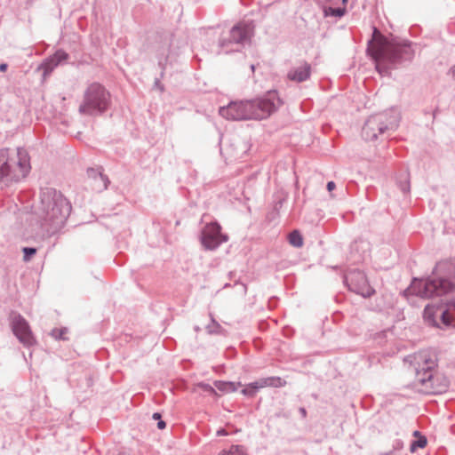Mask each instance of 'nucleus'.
<instances>
[{
  "mask_svg": "<svg viewBox=\"0 0 455 455\" xmlns=\"http://www.w3.org/2000/svg\"><path fill=\"white\" fill-rule=\"evenodd\" d=\"M366 52L381 76H390L391 70L405 67L412 61L415 54L410 41L389 39L376 27H373L372 37L368 41Z\"/></svg>",
  "mask_w": 455,
  "mask_h": 455,
  "instance_id": "f257e3e1",
  "label": "nucleus"
},
{
  "mask_svg": "<svg viewBox=\"0 0 455 455\" xmlns=\"http://www.w3.org/2000/svg\"><path fill=\"white\" fill-rule=\"evenodd\" d=\"M71 209V204L60 191L52 188H43L36 211L37 235L45 239L57 234L64 227Z\"/></svg>",
  "mask_w": 455,
  "mask_h": 455,
  "instance_id": "f03ea898",
  "label": "nucleus"
},
{
  "mask_svg": "<svg viewBox=\"0 0 455 455\" xmlns=\"http://www.w3.org/2000/svg\"><path fill=\"white\" fill-rule=\"evenodd\" d=\"M455 288V259H444L436 263L431 275L426 279L414 278L404 291L423 299L441 297Z\"/></svg>",
  "mask_w": 455,
  "mask_h": 455,
  "instance_id": "7ed1b4c3",
  "label": "nucleus"
},
{
  "mask_svg": "<svg viewBox=\"0 0 455 455\" xmlns=\"http://www.w3.org/2000/svg\"><path fill=\"white\" fill-rule=\"evenodd\" d=\"M281 100L276 91H269L261 98L250 100L232 101L226 107L220 108V115L231 120H261L274 113Z\"/></svg>",
  "mask_w": 455,
  "mask_h": 455,
  "instance_id": "20e7f679",
  "label": "nucleus"
},
{
  "mask_svg": "<svg viewBox=\"0 0 455 455\" xmlns=\"http://www.w3.org/2000/svg\"><path fill=\"white\" fill-rule=\"evenodd\" d=\"M31 170L30 157L25 148L10 151L0 149V184L9 186L28 176Z\"/></svg>",
  "mask_w": 455,
  "mask_h": 455,
  "instance_id": "39448f33",
  "label": "nucleus"
},
{
  "mask_svg": "<svg viewBox=\"0 0 455 455\" xmlns=\"http://www.w3.org/2000/svg\"><path fill=\"white\" fill-rule=\"evenodd\" d=\"M417 359L416 381L421 386L420 391L425 394L445 392L450 382L446 377L436 374V355L429 352H422Z\"/></svg>",
  "mask_w": 455,
  "mask_h": 455,
  "instance_id": "423d86ee",
  "label": "nucleus"
},
{
  "mask_svg": "<svg viewBox=\"0 0 455 455\" xmlns=\"http://www.w3.org/2000/svg\"><path fill=\"white\" fill-rule=\"evenodd\" d=\"M109 92L99 83H92L85 89L78 112L86 116H100L111 103Z\"/></svg>",
  "mask_w": 455,
  "mask_h": 455,
  "instance_id": "0eeeda50",
  "label": "nucleus"
},
{
  "mask_svg": "<svg viewBox=\"0 0 455 455\" xmlns=\"http://www.w3.org/2000/svg\"><path fill=\"white\" fill-rule=\"evenodd\" d=\"M400 115L395 108L374 114L365 121L362 129V136L365 140H377L390 131H395L399 125Z\"/></svg>",
  "mask_w": 455,
  "mask_h": 455,
  "instance_id": "6e6552de",
  "label": "nucleus"
},
{
  "mask_svg": "<svg viewBox=\"0 0 455 455\" xmlns=\"http://www.w3.org/2000/svg\"><path fill=\"white\" fill-rule=\"evenodd\" d=\"M255 26L252 21H241L235 25L227 36L219 41L218 53H230L239 52L244 44L250 42L254 34Z\"/></svg>",
  "mask_w": 455,
  "mask_h": 455,
  "instance_id": "1a4fd4ad",
  "label": "nucleus"
},
{
  "mask_svg": "<svg viewBox=\"0 0 455 455\" xmlns=\"http://www.w3.org/2000/svg\"><path fill=\"white\" fill-rule=\"evenodd\" d=\"M423 317L428 324L435 327H455V298L448 300L445 306L427 305Z\"/></svg>",
  "mask_w": 455,
  "mask_h": 455,
  "instance_id": "9d476101",
  "label": "nucleus"
},
{
  "mask_svg": "<svg viewBox=\"0 0 455 455\" xmlns=\"http://www.w3.org/2000/svg\"><path fill=\"white\" fill-rule=\"evenodd\" d=\"M344 283L349 291L363 298H370L375 293V290L369 284L364 273L358 269H352L346 273Z\"/></svg>",
  "mask_w": 455,
  "mask_h": 455,
  "instance_id": "9b49d317",
  "label": "nucleus"
},
{
  "mask_svg": "<svg viewBox=\"0 0 455 455\" xmlns=\"http://www.w3.org/2000/svg\"><path fill=\"white\" fill-rule=\"evenodd\" d=\"M173 42V36L169 32H164L157 35L156 44L154 46L158 59V66L161 68V76H164V72L166 68L167 62L172 56H177L179 52L172 48Z\"/></svg>",
  "mask_w": 455,
  "mask_h": 455,
  "instance_id": "f8f14e48",
  "label": "nucleus"
},
{
  "mask_svg": "<svg viewBox=\"0 0 455 455\" xmlns=\"http://www.w3.org/2000/svg\"><path fill=\"white\" fill-rule=\"evenodd\" d=\"M228 239V235L221 233V227L217 222L206 224L201 230L200 242L205 250H216Z\"/></svg>",
  "mask_w": 455,
  "mask_h": 455,
  "instance_id": "ddd939ff",
  "label": "nucleus"
},
{
  "mask_svg": "<svg viewBox=\"0 0 455 455\" xmlns=\"http://www.w3.org/2000/svg\"><path fill=\"white\" fill-rule=\"evenodd\" d=\"M11 324L13 334L22 344L28 347L34 344L35 339L29 324L21 315H15Z\"/></svg>",
  "mask_w": 455,
  "mask_h": 455,
  "instance_id": "4468645a",
  "label": "nucleus"
},
{
  "mask_svg": "<svg viewBox=\"0 0 455 455\" xmlns=\"http://www.w3.org/2000/svg\"><path fill=\"white\" fill-rule=\"evenodd\" d=\"M68 59V54L63 50H58L49 58L45 59L40 65L39 68L43 70L44 76H48L51 72L63 61Z\"/></svg>",
  "mask_w": 455,
  "mask_h": 455,
  "instance_id": "2eb2a0df",
  "label": "nucleus"
},
{
  "mask_svg": "<svg viewBox=\"0 0 455 455\" xmlns=\"http://www.w3.org/2000/svg\"><path fill=\"white\" fill-rule=\"evenodd\" d=\"M311 75V65L303 62L302 65L291 69L288 73V78L291 81L301 83L309 79Z\"/></svg>",
  "mask_w": 455,
  "mask_h": 455,
  "instance_id": "dca6fc26",
  "label": "nucleus"
},
{
  "mask_svg": "<svg viewBox=\"0 0 455 455\" xmlns=\"http://www.w3.org/2000/svg\"><path fill=\"white\" fill-rule=\"evenodd\" d=\"M87 175L90 179H92L93 181H98V180H101V185L96 186V190L103 191L108 188V184L110 183L107 175L102 172V168H88Z\"/></svg>",
  "mask_w": 455,
  "mask_h": 455,
  "instance_id": "f3484780",
  "label": "nucleus"
},
{
  "mask_svg": "<svg viewBox=\"0 0 455 455\" xmlns=\"http://www.w3.org/2000/svg\"><path fill=\"white\" fill-rule=\"evenodd\" d=\"M235 157H241L248 150V145L238 137H235L229 145Z\"/></svg>",
  "mask_w": 455,
  "mask_h": 455,
  "instance_id": "a211bd4d",
  "label": "nucleus"
},
{
  "mask_svg": "<svg viewBox=\"0 0 455 455\" xmlns=\"http://www.w3.org/2000/svg\"><path fill=\"white\" fill-rule=\"evenodd\" d=\"M286 383L287 382L284 379H283L282 378L273 376V377H267V378L259 379L256 380L255 384L259 385V387H261L263 388L266 387H284L286 385Z\"/></svg>",
  "mask_w": 455,
  "mask_h": 455,
  "instance_id": "6ab92c4d",
  "label": "nucleus"
},
{
  "mask_svg": "<svg viewBox=\"0 0 455 455\" xmlns=\"http://www.w3.org/2000/svg\"><path fill=\"white\" fill-rule=\"evenodd\" d=\"M397 186L401 191L404 194L409 193L411 189L410 186V175L409 172H404L397 177Z\"/></svg>",
  "mask_w": 455,
  "mask_h": 455,
  "instance_id": "aec40b11",
  "label": "nucleus"
},
{
  "mask_svg": "<svg viewBox=\"0 0 455 455\" xmlns=\"http://www.w3.org/2000/svg\"><path fill=\"white\" fill-rule=\"evenodd\" d=\"M288 240L289 243L296 248H299L303 245V237L299 230L291 231L289 234Z\"/></svg>",
  "mask_w": 455,
  "mask_h": 455,
  "instance_id": "412c9836",
  "label": "nucleus"
},
{
  "mask_svg": "<svg viewBox=\"0 0 455 455\" xmlns=\"http://www.w3.org/2000/svg\"><path fill=\"white\" fill-rule=\"evenodd\" d=\"M219 455H247L246 450L243 445H232L228 451H222Z\"/></svg>",
  "mask_w": 455,
  "mask_h": 455,
  "instance_id": "4be33fe9",
  "label": "nucleus"
},
{
  "mask_svg": "<svg viewBox=\"0 0 455 455\" xmlns=\"http://www.w3.org/2000/svg\"><path fill=\"white\" fill-rule=\"evenodd\" d=\"M346 12L345 8L341 7H328L324 9V15L325 16H331V17H342Z\"/></svg>",
  "mask_w": 455,
  "mask_h": 455,
  "instance_id": "5701e85b",
  "label": "nucleus"
},
{
  "mask_svg": "<svg viewBox=\"0 0 455 455\" xmlns=\"http://www.w3.org/2000/svg\"><path fill=\"white\" fill-rule=\"evenodd\" d=\"M206 330L210 334H222L224 332V329L213 318H212V323L206 326Z\"/></svg>",
  "mask_w": 455,
  "mask_h": 455,
  "instance_id": "b1692460",
  "label": "nucleus"
},
{
  "mask_svg": "<svg viewBox=\"0 0 455 455\" xmlns=\"http://www.w3.org/2000/svg\"><path fill=\"white\" fill-rule=\"evenodd\" d=\"M427 443V438L423 435H419L418 439L411 442L410 450L411 452H414L419 448H424Z\"/></svg>",
  "mask_w": 455,
  "mask_h": 455,
  "instance_id": "393cba45",
  "label": "nucleus"
},
{
  "mask_svg": "<svg viewBox=\"0 0 455 455\" xmlns=\"http://www.w3.org/2000/svg\"><path fill=\"white\" fill-rule=\"evenodd\" d=\"M68 332L67 328H54L51 331V336L58 340H65L67 338L65 337V334Z\"/></svg>",
  "mask_w": 455,
  "mask_h": 455,
  "instance_id": "a878e982",
  "label": "nucleus"
},
{
  "mask_svg": "<svg viewBox=\"0 0 455 455\" xmlns=\"http://www.w3.org/2000/svg\"><path fill=\"white\" fill-rule=\"evenodd\" d=\"M23 260L28 262L36 253V249L34 247H23Z\"/></svg>",
  "mask_w": 455,
  "mask_h": 455,
  "instance_id": "bb28decb",
  "label": "nucleus"
},
{
  "mask_svg": "<svg viewBox=\"0 0 455 455\" xmlns=\"http://www.w3.org/2000/svg\"><path fill=\"white\" fill-rule=\"evenodd\" d=\"M197 387L199 388H201L203 391L210 394V395H217V392L215 390L214 387H212L211 385L209 384H206V383H204V382H200L198 383Z\"/></svg>",
  "mask_w": 455,
  "mask_h": 455,
  "instance_id": "cd10ccee",
  "label": "nucleus"
},
{
  "mask_svg": "<svg viewBox=\"0 0 455 455\" xmlns=\"http://www.w3.org/2000/svg\"><path fill=\"white\" fill-rule=\"evenodd\" d=\"M214 386L216 387L217 389H219L221 392H228L226 381L216 380L214 382Z\"/></svg>",
  "mask_w": 455,
  "mask_h": 455,
  "instance_id": "c85d7f7f",
  "label": "nucleus"
},
{
  "mask_svg": "<svg viewBox=\"0 0 455 455\" xmlns=\"http://www.w3.org/2000/svg\"><path fill=\"white\" fill-rule=\"evenodd\" d=\"M228 392H235L237 387L235 382L226 381Z\"/></svg>",
  "mask_w": 455,
  "mask_h": 455,
  "instance_id": "c756f323",
  "label": "nucleus"
},
{
  "mask_svg": "<svg viewBox=\"0 0 455 455\" xmlns=\"http://www.w3.org/2000/svg\"><path fill=\"white\" fill-rule=\"evenodd\" d=\"M255 383H256V381L251 382V383H250V384L248 385L249 388H250L251 391H253L254 395L256 394V392H257L259 389L262 388L261 387H259V385L255 384Z\"/></svg>",
  "mask_w": 455,
  "mask_h": 455,
  "instance_id": "7c9ffc66",
  "label": "nucleus"
},
{
  "mask_svg": "<svg viewBox=\"0 0 455 455\" xmlns=\"http://www.w3.org/2000/svg\"><path fill=\"white\" fill-rule=\"evenodd\" d=\"M242 393L244 395H248V396H253L254 395V393L253 391H251L249 387L247 386L245 388H243L242 390Z\"/></svg>",
  "mask_w": 455,
  "mask_h": 455,
  "instance_id": "2f4dec72",
  "label": "nucleus"
},
{
  "mask_svg": "<svg viewBox=\"0 0 455 455\" xmlns=\"http://www.w3.org/2000/svg\"><path fill=\"white\" fill-rule=\"evenodd\" d=\"M154 85H155V87L159 88L160 91L164 90V86L162 85L159 78H156Z\"/></svg>",
  "mask_w": 455,
  "mask_h": 455,
  "instance_id": "473e14b6",
  "label": "nucleus"
},
{
  "mask_svg": "<svg viewBox=\"0 0 455 455\" xmlns=\"http://www.w3.org/2000/svg\"><path fill=\"white\" fill-rule=\"evenodd\" d=\"M335 187H336V185L333 181H329L326 186L327 190L330 192L332 191L335 188Z\"/></svg>",
  "mask_w": 455,
  "mask_h": 455,
  "instance_id": "72a5a7b5",
  "label": "nucleus"
},
{
  "mask_svg": "<svg viewBox=\"0 0 455 455\" xmlns=\"http://www.w3.org/2000/svg\"><path fill=\"white\" fill-rule=\"evenodd\" d=\"M157 427H158L159 429H161V430H162V429H164V428L166 427V423H165V421H164V420H162V419L158 420V422H157Z\"/></svg>",
  "mask_w": 455,
  "mask_h": 455,
  "instance_id": "f704fd0d",
  "label": "nucleus"
},
{
  "mask_svg": "<svg viewBox=\"0 0 455 455\" xmlns=\"http://www.w3.org/2000/svg\"><path fill=\"white\" fill-rule=\"evenodd\" d=\"M299 411L303 419L307 417V410L304 407H300Z\"/></svg>",
  "mask_w": 455,
  "mask_h": 455,
  "instance_id": "c9c22d12",
  "label": "nucleus"
},
{
  "mask_svg": "<svg viewBox=\"0 0 455 455\" xmlns=\"http://www.w3.org/2000/svg\"><path fill=\"white\" fill-rule=\"evenodd\" d=\"M8 68V65L6 63H0V72H5Z\"/></svg>",
  "mask_w": 455,
  "mask_h": 455,
  "instance_id": "e433bc0d",
  "label": "nucleus"
},
{
  "mask_svg": "<svg viewBox=\"0 0 455 455\" xmlns=\"http://www.w3.org/2000/svg\"><path fill=\"white\" fill-rule=\"evenodd\" d=\"M228 433L225 429L223 428H220L217 431V435L220 436V435H227Z\"/></svg>",
  "mask_w": 455,
  "mask_h": 455,
  "instance_id": "4c0bfd02",
  "label": "nucleus"
},
{
  "mask_svg": "<svg viewBox=\"0 0 455 455\" xmlns=\"http://www.w3.org/2000/svg\"><path fill=\"white\" fill-rule=\"evenodd\" d=\"M154 419L160 420L161 419V414L159 412H155L152 416Z\"/></svg>",
  "mask_w": 455,
  "mask_h": 455,
  "instance_id": "58836bf2",
  "label": "nucleus"
},
{
  "mask_svg": "<svg viewBox=\"0 0 455 455\" xmlns=\"http://www.w3.org/2000/svg\"><path fill=\"white\" fill-rule=\"evenodd\" d=\"M93 188L94 189H96V186H100L101 185V180H98V181H93Z\"/></svg>",
  "mask_w": 455,
  "mask_h": 455,
  "instance_id": "ea45409f",
  "label": "nucleus"
},
{
  "mask_svg": "<svg viewBox=\"0 0 455 455\" xmlns=\"http://www.w3.org/2000/svg\"><path fill=\"white\" fill-rule=\"evenodd\" d=\"M414 435H415V436H418V435L419 436V435H419V431H415V432H414Z\"/></svg>",
  "mask_w": 455,
  "mask_h": 455,
  "instance_id": "a19ab883",
  "label": "nucleus"
},
{
  "mask_svg": "<svg viewBox=\"0 0 455 455\" xmlns=\"http://www.w3.org/2000/svg\"><path fill=\"white\" fill-rule=\"evenodd\" d=\"M437 109H435L434 112H433V118L435 117V113H436Z\"/></svg>",
  "mask_w": 455,
  "mask_h": 455,
  "instance_id": "79ce46f5",
  "label": "nucleus"
},
{
  "mask_svg": "<svg viewBox=\"0 0 455 455\" xmlns=\"http://www.w3.org/2000/svg\"><path fill=\"white\" fill-rule=\"evenodd\" d=\"M452 72H453V76H454V77H455V66H454V67H453V68H452Z\"/></svg>",
  "mask_w": 455,
  "mask_h": 455,
  "instance_id": "37998d69",
  "label": "nucleus"
},
{
  "mask_svg": "<svg viewBox=\"0 0 455 455\" xmlns=\"http://www.w3.org/2000/svg\"><path fill=\"white\" fill-rule=\"evenodd\" d=\"M347 1H348V0H342V3H343L344 4H346L347 3Z\"/></svg>",
  "mask_w": 455,
  "mask_h": 455,
  "instance_id": "c03bdc74",
  "label": "nucleus"
},
{
  "mask_svg": "<svg viewBox=\"0 0 455 455\" xmlns=\"http://www.w3.org/2000/svg\"><path fill=\"white\" fill-rule=\"evenodd\" d=\"M251 70H252V71H254V68H254V65H251Z\"/></svg>",
  "mask_w": 455,
  "mask_h": 455,
  "instance_id": "a18cd8bd",
  "label": "nucleus"
},
{
  "mask_svg": "<svg viewBox=\"0 0 455 455\" xmlns=\"http://www.w3.org/2000/svg\"><path fill=\"white\" fill-rule=\"evenodd\" d=\"M28 2H33V0H28Z\"/></svg>",
  "mask_w": 455,
  "mask_h": 455,
  "instance_id": "49530a36",
  "label": "nucleus"
}]
</instances>
